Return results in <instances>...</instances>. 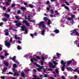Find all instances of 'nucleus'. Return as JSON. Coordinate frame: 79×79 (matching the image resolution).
I'll list each match as a JSON object with an SVG mask.
<instances>
[{
  "instance_id": "obj_55",
  "label": "nucleus",
  "mask_w": 79,
  "mask_h": 79,
  "mask_svg": "<svg viewBox=\"0 0 79 79\" xmlns=\"http://www.w3.org/2000/svg\"><path fill=\"white\" fill-rule=\"evenodd\" d=\"M1 78L2 79H5V77L3 76H1Z\"/></svg>"
},
{
  "instance_id": "obj_50",
  "label": "nucleus",
  "mask_w": 79,
  "mask_h": 79,
  "mask_svg": "<svg viewBox=\"0 0 79 79\" xmlns=\"http://www.w3.org/2000/svg\"><path fill=\"white\" fill-rule=\"evenodd\" d=\"M14 62L15 63H17V64H19V62H18L17 61H16V60H14Z\"/></svg>"
},
{
  "instance_id": "obj_56",
  "label": "nucleus",
  "mask_w": 79,
  "mask_h": 79,
  "mask_svg": "<svg viewBox=\"0 0 79 79\" xmlns=\"http://www.w3.org/2000/svg\"><path fill=\"white\" fill-rule=\"evenodd\" d=\"M15 39H18V37H17V36H16V35H15Z\"/></svg>"
},
{
  "instance_id": "obj_5",
  "label": "nucleus",
  "mask_w": 79,
  "mask_h": 79,
  "mask_svg": "<svg viewBox=\"0 0 79 79\" xmlns=\"http://www.w3.org/2000/svg\"><path fill=\"white\" fill-rule=\"evenodd\" d=\"M49 66L50 68H55V65H53V64L50 62H49Z\"/></svg>"
},
{
  "instance_id": "obj_42",
  "label": "nucleus",
  "mask_w": 79,
  "mask_h": 79,
  "mask_svg": "<svg viewBox=\"0 0 79 79\" xmlns=\"http://www.w3.org/2000/svg\"><path fill=\"white\" fill-rule=\"evenodd\" d=\"M15 4H12L11 5V6L12 7H14V6H15Z\"/></svg>"
},
{
  "instance_id": "obj_28",
  "label": "nucleus",
  "mask_w": 79,
  "mask_h": 79,
  "mask_svg": "<svg viewBox=\"0 0 79 79\" xmlns=\"http://www.w3.org/2000/svg\"><path fill=\"white\" fill-rule=\"evenodd\" d=\"M0 58H1L2 59H4L5 58V56L0 55Z\"/></svg>"
},
{
  "instance_id": "obj_32",
  "label": "nucleus",
  "mask_w": 79,
  "mask_h": 79,
  "mask_svg": "<svg viewBox=\"0 0 79 79\" xmlns=\"http://www.w3.org/2000/svg\"><path fill=\"white\" fill-rule=\"evenodd\" d=\"M12 41H13V38H10V43H11V42H12Z\"/></svg>"
},
{
  "instance_id": "obj_51",
  "label": "nucleus",
  "mask_w": 79,
  "mask_h": 79,
  "mask_svg": "<svg viewBox=\"0 0 79 79\" xmlns=\"http://www.w3.org/2000/svg\"><path fill=\"white\" fill-rule=\"evenodd\" d=\"M40 77H41V79H42V78H43V77H44V76H43V75H40Z\"/></svg>"
},
{
  "instance_id": "obj_43",
  "label": "nucleus",
  "mask_w": 79,
  "mask_h": 79,
  "mask_svg": "<svg viewBox=\"0 0 79 79\" xmlns=\"http://www.w3.org/2000/svg\"><path fill=\"white\" fill-rule=\"evenodd\" d=\"M36 58L37 59H38V60H40V57L39 56H36Z\"/></svg>"
},
{
  "instance_id": "obj_59",
  "label": "nucleus",
  "mask_w": 79,
  "mask_h": 79,
  "mask_svg": "<svg viewBox=\"0 0 79 79\" xmlns=\"http://www.w3.org/2000/svg\"><path fill=\"white\" fill-rule=\"evenodd\" d=\"M59 55H60V54L58 53H57V57H59Z\"/></svg>"
},
{
  "instance_id": "obj_60",
  "label": "nucleus",
  "mask_w": 79,
  "mask_h": 79,
  "mask_svg": "<svg viewBox=\"0 0 79 79\" xmlns=\"http://www.w3.org/2000/svg\"><path fill=\"white\" fill-rule=\"evenodd\" d=\"M3 25V23L2 22L1 23H0V26H2Z\"/></svg>"
},
{
  "instance_id": "obj_21",
  "label": "nucleus",
  "mask_w": 79,
  "mask_h": 79,
  "mask_svg": "<svg viewBox=\"0 0 79 79\" xmlns=\"http://www.w3.org/2000/svg\"><path fill=\"white\" fill-rule=\"evenodd\" d=\"M64 8L66 10H69V7L67 6H64Z\"/></svg>"
},
{
  "instance_id": "obj_19",
  "label": "nucleus",
  "mask_w": 79,
  "mask_h": 79,
  "mask_svg": "<svg viewBox=\"0 0 79 79\" xmlns=\"http://www.w3.org/2000/svg\"><path fill=\"white\" fill-rule=\"evenodd\" d=\"M27 22V21H26V20H23L22 23L23 24L25 23V24H26Z\"/></svg>"
},
{
  "instance_id": "obj_54",
  "label": "nucleus",
  "mask_w": 79,
  "mask_h": 79,
  "mask_svg": "<svg viewBox=\"0 0 79 79\" xmlns=\"http://www.w3.org/2000/svg\"><path fill=\"white\" fill-rule=\"evenodd\" d=\"M44 77H48V76L47 75H44Z\"/></svg>"
},
{
  "instance_id": "obj_37",
  "label": "nucleus",
  "mask_w": 79,
  "mask_h": 79,
  "mask_svg": "<svg viewBox=\"0 0 79 79\" xmlns=\"http://www.w3.org/2000/svg\"><path fill=\"white\" fill-rule=\"evenodd\" d=\"M17 14H20L21 13V10H19L17 13Z\"/></svg>"
},
{
  "instance_id": "obj_3",
  "label": "nucleus",
  "mask_w": 79,
  "mask_h": 79,
  "mask_svg": "<svg viewBox=\"0 0 79 79\" xmlns=\"http://www.w3.org/2000/svg\"><path fill=\"white\" fill-rule=\"evenodd\" d=\"M7 42L8 41L7 40H6L5 41V45L6 46V47L10 46V43H8Z\"/></svg>"
},
{
  "instance_id": "obj_8",
  "label": "nucleus",
  "mask_w": 79,
  "mask_h": 79,
  "mask_svg": "<svg viewBox=\"0 0 79 79\" xmlns=\"http://www.w3.org/2000/svg\"><path fill=\"white\" fill-rule=\"evenodd\" d=\"M21 25V23H17L16 24V26H18V27H19Z\"/></svg>"
},
{
  "instance_id": "obj_49",
  "label": "nucleus",
  "mask_w": 79,
  "mask_h": 79,
  "mask_svg": "<svg viewBox=\"0 0 79 79\" xmlns=\"http://www.w3.org/2000/svg\"><path fill=\"white\" fill-rule=\"evenodd\" d=\"M53 63L54 64H58V63H56V62L55 61L53 62Z\"/></svg>"
},
{
  "instance_id": "obj_26",
  "label": "nucleus",
  "mask_w": 79,
  "mask_h": 79,
  "mask_svg": "<svg viewBox=\"0 0 79 79\" xmlns=\"http://www.w3.org/2000/svg\"><path fill=\"white\" fill-rule=\"evenodd\" d=\"M30 22H32V23H35V21L34 20H31L29 21Z\"/></svg>"
},
{
  "instance_id": "obj_57",
  "label": "nucleus",
  "mask_w": 79,
  "mask_h": 79,
  "mask_svg": "<svg viewBox=\"0 0 79 79\" xmlns=\"http://www.w3.org/2000/svg\"><path fill=\"white\" fill-rule=\"evenodd\" d=\"M34 35H37V33L35 32L34 33Z\"/></svg>"
},
{
  "instance_id": "obj_4",
  "label": "nucleus",
  "mask_w": 79,
  "mask_h": 79,
  "mask_svg": "<svg viewBox=\"0 0 79 79\" xmlns=\"http://www.w3.org/2000/svg\"><path fill=\"white\" fill-rule=\"evenodd\" d=\"M5 32H6L5 33V35H9V33H8V32H9V31H8V29H6L4 31Z\"/></svg>"
},
{
  "instance_id": "obj_33",
  "label": "nucleus",
  "mask_w": 79,
  "mask_h": 79,
  "mask_svg": "<svg viewBox=\"0 0 79 79\" xmlns=\"http://www.w3.org/2000/svg\"><path fill=\"white\" fill-rule=\"evenodd\" d=\"M55 12L56 13V15H59V13H58V11H57L56 10H55Z\"/></svg>"
},
{
  "instance_id": "obj_63",
  "label": "nucleus",
  "mask_w": 79,
  "mask_h": 79,
  "mask_svg": "<svg viewBox=\"0 0 79 79\" xmlns=\"http://www.w3.org/2000/svg\"><path fill=\"white\" fill-rule=\"evenodd\" d=\"M62 79H65V78H64V77L63 76H62Z\"/></svg>"
},
{
  "instance_id": "obj_62",
  "label": "nucleus",
  "mask_w": 79,
  "mask_h": 79,
  "mask_svg": "<svg viewBox=\"0 0 79 79\" xmlns=\"http://www.w3.org/2000/svg\"><path fill=\"white\" fill-rule=\"evenodd\" d=\"M54 16V15H50V17L52 18H53Z\"/></svg>"
},
{
  "instance_id": "obj_14",
  "label": "nucleus",
  "mask_w": 79,
  "mask_h": 79,
  "mask_svg": "<svg viewBox=\"0 0 79 79\" xmlns=\"http://www.w3.org/2000/svg\"><path fill=\"white\" fill-rule=\"evenodd\" d=\"M54 32H56V33L58 34V33H59V30L56 29L54 31Z\"/></svg>"
},
{
  "instance_id": "obj_40",
  "label": "nucleus",
  "mask_w": 79,
  "mask_h": 79,
  "mask_svg": "<svg viewBox=\"0 0 79 79\" xmlns=\"http://www.w3.org/2000/svg\"><path fill=\"white\" fill-rule=\"evenodd\" d=\"M46 10L48 11H50V8L49 7H47Z\"/></svg>"
},
{
  "instance_id": "obj_64",
  "label": "nucleus",
  "mask_w": 79,
  "mask_h": 79,
  "mask_svg": "<svg viewBox=\"0 0 79 79\" xmlns=\"http://www.w3.org/2000/svg\"><path fill=\"white\" fill-rule=\"evenodd\" d=\"M50 79H55L53 77H50Z\"/></svg>"
},
{
  "instance_id": "obj_15",
  "label": "nucleus",
  "mask_w": 79,
  "mask_h": 79,
  "mask_svg": "<svg viewBox=\"0 0 79 79\" xmlns=\"http://www.w3.org/2000/svg\"><path fill=\"white\" fill-rule=\"evenodd\" d=\"M2 21H4L5 22H6V21H7V19L6 18H3L2 19Z\"/></svg>"
},
{
  "instance_id": "obj_58",
  "label": "nucleus",
  "mask_w": 79,
  "mask_h": 79,
  "mask_svg": "<svg viewBox=\"0 0 79 79\" xmlns=\"http://www.w3.org/2000/svg\"><path fill=\"white\" fill-rule=\"evenodd\" d=\"M74 78L75 79H77V75H75L74 76Z\"/></svg>"
},
{
  "instance_id": "obj_39",
  "label": "nucleus",
  "mask_w": 79,
  "mask_h": 79,
  "mask_svg": "<svg viewBox=\"0 0 79 79\" xmlns=\"http://www.w3.org/2000/svg\"><path fill=\"white\" fill-rule=\"evenodd\" d=\"M66 69H68L69 70H71V67H67L66 68Z\"/></svg>"
},
{
  "instance_id": "obj_2",
  "label": "nucleus",
  "mask_w": 79,
  "mask_h": 79,
  "mask_svg": "<svg viewBox=\"0 0 79 79\" xmlns=\"http://www.w3.org/2000/svg\"><path fill=\"white\" fill-rule=\"evenodd\" d=\"M21 28H22L21 30L24 31H25L24 32V34H27V29L26 28L25 26H22L21 27Z\"/></svg>"
},
{
  "instance_id": "obj_34",
  "label": "nucleus",
  "mask_w": 79,
  "mask_h": 79,
  "mask_svg": "<svg viewBox=\"0 0 79 79\" xmlns=\"http://www.w3.org/2000/svg\"><path fill=\"white\" fill-rule=\"evenodd\" d=\"M15 18H16V19H19V16H16L15 17Z\"/></svg>"
},
{
  "instance_id": "obj_10",
  "label": "nucleus",
  "mask_w": 79,
  "mask_h": 79,
  "mask_svg": "<svg viewBox=\"0 0 79 79\" xmlns=\"http://www.w3.org/2000/svg\"><path fill=\"white\" fill-rule=\"evenodd\" d=\"M64 66H65V65L64 64L63 66H62V71H64Z\"/></svg>"
},
{
  "instance_id": "obj_53",
  "label": "nucleus",
  "mask_w": 79,
  "mask_h": 79,
  "mask_svg": "<svg viewBox=\"0 0 79 79\" xmlns=\"http://www.w3.org/2000/svg\"><path fill=\"white\" fill-rule=\"evenodd\" d=\"M50 3V1H48L46 2V4H49Z\"/></svg>"
},
{
  "instance_id": "obj_46",
  "label": "nucleus",
  "mask_w": 79,
  "mask_h": 79,
  "mask_svg": "<svg viewBox=\"0 0 79 79\" xmlns=\"http://www.w3.org/2000/svg\"><path fill=\"white\" fill-rule=\"evenodd\" d=\"M75 34H76V35H79V33H78V32H76L75 33Z\"/></svg>"
},
{
  "instance_id": "obj_38",
  "label": "nucleus",
  "mask_w": 79,
  "mask_h": 79,
  "mask_svg": "<svg viewBox=\"0 0 79 79\" xmlns=\"http://www.w3.org/2000/svg\"><path fill=\"white\" fill-rule=\"evenodd\" d=\"M15 58H16V56H14L12 58L13 61H14V60H15Z\"/></svg>"
},
{
  "instance_id": "obj_47",
  "label": "nucleus",
  "mask_w": 79,
  "mask_h": 79,
  "mask_svg": "<svg viewBox=\"0 0 79 79\" xmlns=\"http://www.w3.org/2000/svg\"><path fill=\"white\" fill-rule=\"evenodd\" d=\"M67 20H68V21H71V18H68L67 19Z\"/></svg>"
},
{
  "instance_id": "obj_7",
  "label": "nucleus",
  "mask_w": 79,
  "mask_h": 79,
  "mask_svg": "<svg viewBox=\"0 0 79 79\" xmlns=\"http://www.w3.org/2000/svg\"><path fill=\"white\" fill-rule=\"evenodd\" d=\"M77 29H75L73 30H72L70 31V32H73V34H74L77 31Z\"/></svg>"
},
{
  "instance_id": "obj_36",
  "label": "nucleus",
  "mask_w": 79,
  "mask_h": 79,
  "mask_svg": "<svg viewBox=\"0 0 79 79\" xmlns=\"http://www.w3.org/2000/svg\"><path fill=\"white\" fill-rule=\"evenodd\" d=\"M13 74V73H12V72H9V73H7V74Z\"/></svg>"
},
{
  "instance_id": "obj_30",
  "label": "nucleus",
  "mask_w": 79,
  "mask_h": 79,
  "mask_svg": "<svg viewBox=\"0 0 79 79\" xmlns=\"http://www.w3.org/2000/svg\"><path fill=\"white\" fill-rule=\"evenodd\" d=\"M44 21H47V20L48 19L47 17H44Z\"/></svg>"
},
{
  "instance_id": "obj_24",
  "label": "nucleus",
  "mask_w": 79,
  "mask_h": 79,
  "mask_svg": "<svg viewBox=\"0 0 79 79\" xmlns=\"http://www.w3.org/2000/svg\"><path fill=\"white\" fill-rule=\"evenodd\" d=\"M29 6L30 7V8H33V5L30 4L29 5Z\"/></svg>"
},
{
  "instance_id": "obj_61",
  "label": "nucleus",
  "mask_w": 79,
  "mask_h": 79,
  "mask_svg": "<svg viewBox=\"0 0 79 79\" xmlns=\"http://www.w3.org/2000/svg\"><path fill=\"white\" fill-rule=\"evenodd\" d=\"M40 69V68H38L37 69V70H38V71H40V69Z\"/></svg>"
},
{
  "instance_id": "obj_11",
  "label": "nucleus",
  "mask_w": 79,
  "mask_h": 79,
  "mask_svg": "<svg viewBox=\"0 0 79 79\" xmlns=\"http://www.w3.org/2000/svg\"><path fill=\"white\" fill-rule=\"evenodd\" d=\"M14 76H19V73H18V72H15L14 74Z\"/></svg>"
},
{
  "instance_id": "obj_52",
  "label": "nucleus",
  "mask_w": 79,
  "mask_h": 79,
  "mask_svg": "<svg viewBox=\"0 0 79 79\" xmlns=\"http://www.w3.org/2000/svg\"><path fill=\"white\" fill-rule=\"evenodd\" d=\"M74 71V72H76L77 71V69H75Z\"/></svg>"
},
{
  "instance_id": "obj_20",
  "label": "nucleus",
  "mask_w": 79,
  "mask_h": 79,
  "mask_svg": "<svg viewBox=\"0 0 79 79\" xmlns=\"http://www.w3.org/2000/svg\"><path fill=\"white\" fill-rule=\"evenodd\" d=\"M34 64H35V65L36 66H37V67H40V65H39L38 64H37V63L36 62H35L34 63Z\"/></svg>"
},
{
  "instance_id": "obj_31",
  "label": "nucleus",
  "mask_w": 79,
  "mask_h": 79,
  "mask_svg": "<svg viewBox=\"0 0 79 79\" xmlns=\"http://www.w3.org/2000/svg\"><path fill=\"white\" fill-rule=\"evenodd\" d=\"M71 18H75V17H76V16H75V15H71Z\"/></svg>"
},
{
  "instance_id": "obj_18",
  "label": "nucleus",
  "mask_w": 79,
  "mask_h": 79,
  "mask_svg": "<svg viewBox=\"0 0 79 79\" xmlns=\"http://www.w3.org/2000/svg\"><path fill=\"white\" fill-rule=\"evenodd\" d=\"M7 69H8L6 67L4 68L3 71H4V72H5L6 71V70H7Z\"/></svg>"
},
{
  "instance_id": "obj_41",
  "label": "nucleus",
  "mask_w": 79,
  "mask_h": 79,
  "mask_svg": "<svg viewBox=\"0 0 79 79\" xmlns=\"http://www.w3.org/2000/svg\"><path fill=\"white\" fill-rule=\"evenodd\" d=\"M8 55H9V53H7V52H6L5 53V56H8Z\"/></svg>"
},
{
  "instance_id": "obj_22",
  "label": "nucleus",
  "mask_w": 79,
  "mask_h": 79,
  "mask_svg": "<svg viewBox=\"0 0 79 79\" xmlns=\"http://www.w3.org/2000/svg\"><path fill=\"white\" fill-rule=\"evenodd\" d=\"M71 63H72V61H71V60L68 61L67 63V64H71Z\"/></svg>"
},
{
  "instance_id": "obj_35",
  "label": "nucleus",
  "mask_w": 79,
  "mask_h": 79,
  "mask_svg": "<svg viewBox=\"0 0 79 79\" xmlns=\"http://www.w3.org/2000/svg\"><path fill=\"white\" fill-rule=\"evenodd\" d=\"M65 3L66 4V5H69V3L68 2H65Z\"/></svg>"
},
{
  "instance_id": "obj_23",
  "label": "nucleus",
  "mask_w": 79,
  "mask_h": 79,
  "mask_svg": "<svg viewBox=\"0 0 79 79\" xmlns=\"http://www.w3.org/2000/svg\"><path fill=\"white\" fill-rule=\"evenodd\" d=\"M25 25L27 26H30V25L29 24V23L28 22H27L26 24H25Z\"/></svg>"
},
{
  "instance_id": "obj_27",
  "label": "nucleus",
  "mask_w": 79,
  "mask_h": 79,
  "mask_svg": "<svg viewBox=\"0 0 79 79\" xmlns=\"http://www.w3.org/2000/svg\"><path fill=\"white\" fill-rule=\"evenodd\" d=\"M65 63H66V62H64L63 61V60L61 61V64H64V65H65Z\"/></svg>"
},
{
  "instance_id": "obj_12",
  "label": "nucleus",
  "mask_w": 79,
  "mask_h": 79,
  "mask_svg": "<svg viewBox=\"0 0 79 79\" xmlns=\"http://www.w3.org/2000/svg\"><path fill=\"white\" fill-rule=\"evenodd\" d=\"M21 76L22 77H23V78H25V74L24 73L22 72L21 73Z\"/></svg>"
},
{
  "instance_id": "obj_1",
  "label": "nucleus",
  "mask_w": 79,
  "mask_h": 79,
  "mask_svg": "<svg viewBox=\"0 0 79 79\" xmlns=\"http://www.w3.org/2000/svg\"><path fill=\"white\" fill-rule=\"evenodd\" d=\"M38 26H39V27L41 29H42L41 27L43 28H46L45 25V22H44L41 21L38 24Z\"/></svg>"
},
{
  "instance_id": "obj_45",
  "label": "nucleus",
  "mask_w": 79,
  "mask_h": 79,
  "mask_svg": "<svg viewBox=\"0 0 79 79\" xmlns=\"http://www.w3.org/2000/svg\"><path fill=\"white\" fill-rule=\"evenodd\" d=\"M51 14H52H52H53V12H54V11L53 10H51Z\"/></svg>"
},
{
  "instance_id": "obj_13",
  "label": "nucleus",
  "mask_w": 79,
  "mask_h": 79,
  "mask_svg": "<svg viewBox=\"0 0 79 79\" xmlns=\"http://www.w3.org/2000/svg\"><path fill=\"white\" fill-rule=\"evenodd\" d=\"M21 9H22V10H26V7H21Z\"/></svg>"
},
{
  "instance_id": "obj_16",
  "label": "nucleus",
  "mask_w": 79,
  "mask_h": 79,
  "mask_svg": "<svg viewBox=\"0 0 79 79\" xmlns=\"http://www.w3.org/2000/svg\"><path fill=\"white\" fill-rule=\"evenodd\" d=\"M32 19V18H31V16L28 15V19L29 21H30V19Z\"/></svg>"
},
{
  "instance_id": "obj_44",
  "label": "nucleus",
  "mask_w": 79,
  "mask_h": 79,
  "mask_svg": "<svg viewBox=\"0 0 79 79\" xmlns=\"http://www.w3.org/2000/svg\"><path fill=\"white\" fill-rule=\"evenodd\" d=\"M55 71L56 73H58V69H56Z\"/></svg>"
},
{
  "instance_id": "obj_48",
  "label": "nucleus",
  "mask_w": 79,
  "mask_h": 79,
  "mask_svg": "<svg viewBox=\"0 0 79 79\" xmlns=\"http://www.w3.org/2000/svg\"><path fill=\"white\" fill-rule=\"evenodd\" d=\"M5 4L6 5H10V4L8 2H6Z\"/></svg>"
},
{
  "instance_id": "obj_9",
  "label": "nucleus",
  "mask_w": 79,
  "mask_h": 79,
  "mask_svg": "<svg viewBox=\"0 0 79 79\" xmlns=\"http://www.w3.org/2000/svg\"><path fill=\"white\" fill-rule=\"evenodd\" d=\"M4 64L6 66H8V65H9V64L7 62H4Z\"/></svg>"
},
{
  "instance_id": "obj_25",
  "label": "nucleus",
  "mask_w": 79,
  "mask_h": 79,
  "mask_svg": "<svg viewBox=\"0 0 79 79\" xmlns=\"http://www.w3.org/2000/svg\"><path fill=\"white\" fill-rule=\"evenodd\" d=\"M17 67V65H16V64H13V67L14 68H16Z\"/></svg>"
},
{
  "instance_id": "obj_17",
  "label": "nucleus",
  "mask_w": 79,
  "mask_h": 79,
  "mask_svg": "<svg viewBox=\"0 0 79 79\" xmlns=\"http://www.w3.org/2000/svg\"><path fill=\"white\" fill-rule=\"evenodd\" d=\"M45 31V29L41 31V34L42 35H43L45 33L44 32Z\"/></svg>"
},
{
  "instance_id": "obj_29",
  "label": "nucleus",
  "mask_w": 79,
  "mask_h": 79,
  "mask_svg": "<svg viewBox=\"0 0 79 79\" xmlns=\"http://www.w3.org/2000/svg\"><path fill=\"white\" fill-rule=\"evenodd\" d=\"M17 48L18 49V50H21L22 48H21V47H20V46H19L18 47H17Z\"/></svg>"
},
{
  "instance_id": "obj_6",
  "label": "nucleus",
  "mask_w": 79,
  "mask_h": 79,
  "mask_svg": "<svg viewBox=\"0 0 79 79\" xmlns=\"http://www.w3.org/2000/svg\"><path fill=\"white\" fill-rule=\"evenodd\" d=\"M4 16H5L7 18H10V15L9 14H8L6 13H5L4 15Z\"/></svg>"
}]
</instances>
